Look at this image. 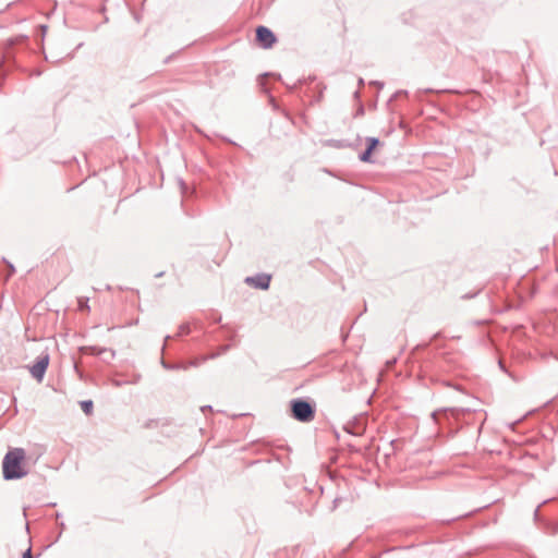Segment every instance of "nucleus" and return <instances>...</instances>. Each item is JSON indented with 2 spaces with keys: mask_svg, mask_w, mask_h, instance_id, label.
<instances>
[{
  "mask_svg": "<svg viewBox=\"0 0 558 558\" xmlns=\"http://www.w3.org/2000/svg\"><path fill=\"white\" fill-rule=\"evenodd\" d=\"M11 271H14V266L10 265Z\"/></svg>",
  "mask_w": 558,
  "mask_h": 558,
  "instance_id": "obj_14",
  "label": "nucleus"
},
{
  "mask_svg": "<svg viewBox=\"0 0 558 558\" xmlns=\"http://www.w3.org/2000/svg\"><path fill=\"white\" fill-rule=\"evenodd\" d=\"M448 413H450L453 416H458V414L460 413V410H458V409H444V410H440V411H435L432 415H433V418L436 422H438V416L440 414L447 415Z\"/></svg>",
  "mask_w": 558,
  "mask_h": 558,
  "instance_id": "obj_6",
  "label": "nucleus"
},
{
  "mask_svg": "<svg viewBox=\"0 0 558 558\" xmlns=\"http://www.w3.org/2000/svg\"><path fill=\"white\" fill-rule=\"evenodd\" d=\"M23 558H33L31 548L23 554Z\"/></svg>",
  "mask_w": 558,
  "mask_h": 558,
  "instance_id": "obj_12",
  "label": "nucleus"
},
{
  "mask_svg": "<svg viewBox=\"0 0 558 558\" xmlns=\"http://www.w3.org/2000/svg\"><path fill=\"white\" fill-rule=\"evenodd\" d=\"M82 351L92 355H100L104 352H107V349L99 348V347H84L82 348Z\"/></svg>",
  "mask_w": 558,
  "mask_h": 558,
  "instance_id": "obj_7",
  "label": "nucleus"
},
{
  "mask_svg": "<svg viewBox=\"0 0 558 558\" xmlns=\"http://www.w3.org/2000/svg\"><path fill=\"white\" fill-rule=\"evenodd\" d=\"M49 364V355L44 354L38 357L36 363L29 368V372L32 376L37 379L38 381H41L45 375V372Z\"/></svg>",
  "mask_w": 558,
  "mask_h": 558,
  "instance_id": "obj_4",
  "label": "nucleus"
},
{
  "mask_svg": "<svg viewBox=\"0 0 558 558\" xmlns=\"http://www.w3.org/2000/svg\"><path fill=\"white\" fill-rule=\"evenodd\" d=\"M189 331H190V328H189V326H187V325H181V326H180V329H179V333H178V336H181V335H183V333H187Z\"/></svg>",
  "mask_w": 558,
  "mask_h": 558,
  "instance_id": "obj_11",
  "label": "nucleus"
},
{
  "mask_svg": "<svg viewBox=\"0 0 558 558\" xmlns=\"http://www.w3.org/2000/svg\"><path fill=\"white\" fill-rule=\"evenodd\" d=\"M291 411L295 420L300 422H311L314 418L313 407L302 399H294L291 401Z\"/></svg>",
  "mask_w": 558,
  "mask_h": 558,
  "instance_id": "obj_2",
  "label": "nucleus"
},
{
  "mask_svg": "<svg viewBox=\"0 0 558 558\" xmlns=\"http://www.w3.org/2000/svg\"><path fill=\"white\" fill-rule=\"evenodd\" d=\"M371 155H372V151H369V150H367V149H366V150H365L364 153H362V154H361V156H360L361 161H364V162H371V161H372V159H371Z\"/></svg>",
  "mask_w": 558,
  "mask_h": 558,
  "instance_id": "obj_10",
  "label": "nucleus"
},
{
  "mask_svg": "<svg viewBox=\"0 0 558 558\" xmlns=\"http://www.w3.org/2000/svg\"><path fill=\"white\" fill-rule=\"evenodd\" d=\"M245 282H247L248 284H251V286H253L255 288L266 290V289H268L269 283H270V276H268V275H258V276H255V277H247L245 279Z\"/></svg>",
  "mask_w": 558,
  "mask_h": 558,
  "instance_id": "obj_5",
  "label": "nucleus"
},
{
  "mask_svg": "<svg viewBox=\"0 0 558 558\" xmlns=\"http://www.w3.org/2000/svg\"><path fill=\"white\" fill-rule=\"evenodd\" d=\"M256 39L263 48H270L276 43L274 33L266 26H258L256 29Z\"/></svg>",
  "mask_w": 558,
  "mask_h": 558,
  "instance_id": "obj_3",
  "label": "nucleus"
},
{
  "mask_svg": "<svg viewBox=\"0 0 558 558\" xmlns=\"http://www.w3.org/2000/svg\"><path fill=\"white\" fill-rule=\"evenodd\" d=\"M93 401L92 400H85L81 402V408L83 412L87 415L92 414L93 412Z\"/></svg>",
  "mask_w": 558,
  "mask_h": 558,
  "instance_id": "obj_8",
  "label": "nucleus"
},
{
  "mask_svg": "<svg viewBox=\"0 0 558 558\" xmlns=\"http://www.w3.org/2000/svg\"><path fill=\"white\" fill-rule=\"evenodd\" d=\"M25 460V450L14 448L7 452L2 461L3 477L7 481L22 478L27 475V471L23 465Z\"/></svg>",
  "mask_w": 558,
  "mask_h": 558,
  "instance_id": "obj_1",
  "label": "nucleus"
},
{
  "mask_svg": "<svg viewBox=\"0 0 558 558\" xmlns=\"http://www.w3.org/2000/svg\"><path fill=\"white\" fill-rule=\"evenodd\" d=\"M367 150L373 151L378 145L379 141L376 137H367Z\"/></svg>",
  "mask_w": 558,
  "mask_h": 558,
  "instance_id": "obj_9",
  "label": "nucleus"
},
{
  "mask_svg": "<svg viewBox=\"0 0 558 558\" xmlns=\"http://www.w3.org/2000/svg\"><path fill=\"white\" fill-rule=\"evenodd\" d=\"M80 308L81 310L88 308L87 301L83 302L82 300H80Z\"/></svg>",
  "mask_w": 558,
  "mask_h": 558,
  "instance_id": "obj_13",
  "label": "nucleus"
},
{
  "mask_svg": "<svg viewBox=\"0 0 558 558\" xmlns=\"http://www.w3.org/2000/svg\"><path fill=\"white\" fill-rule=\"evenodd\" d=\"M205 409H210V407H204L202 408V411H205Z\"/></svg>",
  "mask_w": 558,
  "mask_h": 558,
  "instance_id": "obj_15",
  "label": "nucleus"
}]
</instances>
